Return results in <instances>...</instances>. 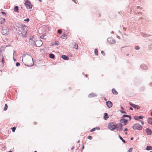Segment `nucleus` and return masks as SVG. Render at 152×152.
I'll list each match as a JSON object with an SVG mask.
<instances>
[{
	"mask_svg": "<svg viewBox=\"0 0 152 152\" xmlns=\"http://www.w3.org/2000/svg\"><path fill=\"white\" fill-rule=\"evenodd\" d=\"M20 28L21 30L20 31L21 34L23 36H24L26 35L27 31L26 26L25 25H22Z\"/></svg>",
	"mask_w": 152,
	"mask_h": 152,
	"instance_id": "obj_1",
	"label": "nucleus"
},
{
	"mask_svg": "<svg viewBox=\"0 0 152 152\" xmlns=\"http://www.w3.org/2000/svg\"><path fill=\"white\" fill-rule=\"evenodd\" d=\"M132 128L134 130H140L142 129V127L140 124H135L133 125Z\"/></svg>",
	"mask_w": 152,
	"mask_h": 152,
	"instance_id": "obj_2",
	"label": "nucleus"
},
{
	"mask_svg": "<svg viewBox=\"0 0 152 152\" xmlns=\"http://www.w3.org/2000/svg\"><path fill=\"white\" fill-rule=\"evenodd\" d=\"M1 33L4 35H8L10 34L9 29L7 28H3L1 31Z\"/></svg>",
	"mask_w": 152,
	"mask_h": 152,
	"instance_id": "obj_3",
	"label": "nucleus"
},
{
	"mask_svg": "<svg viewBox=\"0 0 152 152\" xmlns=\"http://www.w3.org/2000/svg\"><path fill=\"white\" fill-rule=\"evenodd\" d=\"M108 128L111 130H113L116 128V125H115L113 123H110L108 125Z\"/></svg>",
	"mask_w": 152,
	"mask_h": 152,
	"instance_id": "obj_4",
	"label": "nucleus"
},
{
	"mask_svg": "<svg viewBox=\"0 0 152 152\" xmlns=\"http://www.w3.org/2000/svg\"><path fill=\"white\" fill-rule=\"evenodd\" d=\"M124 125L121 123H118L116 125V128H117V130L119 132L121 131L123 129V126Z\"/></svg>",
	"mask_w": 152,
	"mask_h": 152,
	"instance_id": "obj_5",
	"label": "nucleus"
},
{
	"mask_svg": "<svg viewBox=\"0 0 152 152\" xmlns=\"http://www.w3.org/2000/svg\"><path fill=\"white\" fill-rule=\"evenodd\" d=\"M107 42L110 44H115L116 41L115 39L112 37H109L107 39Z\"/></svg>",
	"mask_w": 152,
	"mask_h": 152,
	"instance_id": "obj_6",
	"label": "nucleus"
},
{
	"mask_svg": "<svg viewBox=\"0 0 152 152\" xmlns=\"http://www.w3.org/2000/svg\"><path fill=\"white\" fill-rule=\"evenodd\" d=\"M25 5L28 9H31L32 8L31 5V3L28 0H26L25 2Z\"/></svg>",
	"mask_w": 152,
	"mask_h": 152,
	"instance_id": "obj_7",
	"label": "nucleus"
},
{
	"mask_svg": "<svg viewBox=\"0 0 152 152\" xmlns=\"http://www.w3.org/2000/svg\"><path fill=\"white\" fill-rule=\"evenodd\" d=\"M128 120L126 119L125 118H122L120 121V123H124L123 125L125 126L127 124V122L128 121Z\"/></svg>",
	"mask_w": 152,
	"mask_h": 152,
	"instance_id": "obj_8",
	"label": "nucleus"
},
{
	"mask_svg": "<svg viewBox=\"0 0 152 152\" xmlns=\"http://www.w3.org/2000/svg\"><path fill=\"white\" fill-rule=\"evenodd\" d=\"M140 68L144 70H147L148 69V66L145 64H142L140 66Z\"/></svg>",
	"mask_w": 152,
	"mask_h": 152,
	"instance_id": "obj_9",
	"label": "nucleus"
},
{
	"mask_svg": "<svg viewBox=\"0 0 152 152\" xmlns=\"http://www.w3.org/2000/svg\"><path fill=\"white\" fill-rule=\"evenodd\" d=\"M129 104L131 106L134 108H137V109H138L140 108V107L138 105L134 104L131 102H130Z\"/></svg>",
	"mask_w": 152,
	"mask_h": 152,
	"instance_id": "obj_10",
	"label": "nucleus"
},
{
	"mask_svg": "<svg viewBox=\"0 0 152 152\" xmlns=\"http://www.w3.org/2000/svg\"><path fill=\"white\" fill-rule=\"evenodd\" d=\"M106 104L108 108H111L113 105L112 103L110 101H108L106 102Z\"/></svg>",
	"mask_w": 152,
	"mask_h": 152,
	"instance_id": "obj_11",
	"label": "nucleus"
},
{
	"mask_svg": "<svg viewBox=\"0 0 152 152\" xmlns=\"http://www.w3.org/2000/svg\"><path fill=\"white\" fill-rule=\"evenodd\" d=\"M29 43L32 45H36V43L35 42V41L34 40L30 38L29 39Z\"/></svg>",
	"mask_w": 152,
	"mask_h": 152,
	"instance_id": "obj_12",
	"label": "nucleus"
},
{
	"mask_svg": "<svg viewBox=\"0 0 152 152\" xmlns=\"http://www.w3.org/2000/svg\"><path fill=\"white\" fill-rule=\"evenodd\" d=\"M146 132L148 135H150L152 134V131L151 129L149 128H146Z\"/></svg>",
	"mask_w": 152,
	"mask_h": 152,
	"instance_id": "obj_13",
	"label": "nucleus"
},
{
	"mask_svg": "<svg viewBox=\"0 0 152 152\" xmlns=\"http://www.w3.org/2000/svg\"><path fill=\"white\" fill-rule=\"evenodd\" d=\"M97 96V95L96 94L93 93H91L88 95V97L89 98H92L96 96Z\"/></svg>",
	"mask_w": 152,
	"mask_h": 152,
	"instance_id": "obj_14",
	"label": "nucleus"
},
{
	"mask_svg": "<svg viewBox=\"0 0 152 152\" xmlns=\"http://www.w3.org/2000/svg\"><path fill=\"white\" fill-rule=\"evenodd\" d=\"M28 56L27 57V58L29 60H30V61H31L33 62V64L31 65H27L28 66H31L33 65V58L31 56H30L29 55H28Z\"/></svg>",
	"mask_w": 152,
	"mask_h": 152,
	"instance_id": "obj_15",
	"label": "nucleus"
},
{
	"mask_svg": "<svg viewBox=\"0 0 152 152\" xmlns=\"http://www.w3.org/2000/svg\"><path fill=\"white\" fill-rule=\"evenodd\" d=\"M73 46L72 47L73 48H75L76 49H78V45L75 42L72 43Z\"/></svg>",
	"mask_w": 152,
	"mask_h": 152,
	"instance_id": "obj_16",
	"label": "nucleus"
},
{
	"mask_svg": "<svg viewBox=\"0 0 152 152\" xmlns=\"http://www.w3.org/2000/svg\"><path fill=\"white\" fill-rule=\"evenodd\" d=\"M61 57L63 59L65 60H67L69 59L68 57L65 55H62Z\"/></svg>",
	"mask_w": 152,
	"mask_h": 152,
	"instance_id": "obj_17",
	"label": "nucleus"
},
{
	"mask_svg": "<svg viewBox=\"0 0 152 152\" xmlns=\"http://www.w3.org/2000/svg\"><path fill=\"white\" fill-rule=\"evenodd\" d=\"M109 118L108 115L107 113H104V119L105 120H107Z\"/></svg>",
	"mask_w": 152,
	"mask_h": 152,
	"instance_id": "obj_18",
	"label": "nucleus"
},
{
	"mask_svg": "<svg viewBox=\"0 0 152 152\" xmlns=\"http://www.w3.org/2000/svg\"><path fill=\"white\" fill-rule=\"evenodd\" d=\"M148 122L150 124L152 125V118H149L148 119Z\"/></svg>",
	"mask_w": 152,
	"mask_h": 152,
	"instance_id": "obj_19",
	"label": "nucleus"
},
{
	"mask_svg": "<svg viewBox=\"0 0 152 152\" xmlns=\"http://www.w3.org/2000/svg\"><path fill=\"white\" fill-rule=\"evenodd\" d=\"M141 35L144 37H147L149 36V35L145 33H141Z\"/></svg>",
	"mask_w": 152,
	"mask_h": 152,
	"instance_id": "obj_20",
	"label": "nucleus"
},
{
	"mask_svg": "<svg viewBox=\"0 0 152 152\" xmlns=\"http://www.w3.org/2000/svg\"><path fill=\"white\" fill-rule=\"evenodd\" d=\"M112 93L115 95H117L118 94L117 92L115 90L114 88H113L112 90Z\"/></svg>",
	"mask_w": 152,
	"mask_h": 152,
	"instance_id": "obj_21",
	"label": "nucleus"
},
{
	"mask_svg": "<svg viewBox=\"0 0 152 152\" xmlns=\"http://www.w3.org/2000/svg\"><path fill=\"white\" fill-rule=\"evenodd\" d=\"M49 56L50 58H51L52 59L54 58L55 57V55L52 53L50 54Z\"/></svg>",
	"mask_w": 152,
	"mask_h": 152,
	"instance_id": "obj_22",
	"label": "nucleus"
},
{
	"mask_svg": "<svg viewBox=\"0 0 152 152\" xmlns=\"http://www.w3.org/2000/svg\"><path fill=\"white\" fill-rule=\"evenodd\" d=\"M146 149L147 150H152V147L151 146H147L146 147Z\"/></svg>",
	"mask_w": 152,
	"mask_h": 152,
	"instance_id": "obj_23",
	"label": "nucleus"
},
{
	"mask_svg": "<svg viewBox=\"0 0 152 152\" xmlns=\"http://www.w3.org/2000/svg\"><path fill=\"white\" fill-rule=\"evenodd\" d=\"M5 20L4 18H0V23L2 24L4 22Z\"/></svg>",
	"mask_w": 152,
	"mask_h": 152,
	"instance_id": "obj_24",
	"label": "nucleus"
},
{
	"mask_svg": "<svg viewBox=\"0 0 152 152\" xmlns=\"http://www.w3.org/2000/svg\"><path fill=\"white\" fill-rule=\"evenodd\" d=\"M119 137L120 138V139L122 140V141L124 143H126L125 141L123 139L122 137L120 135H119Z\"/></svg>",
	"mask_w": 152,
	"mask_h": 152,
	"instance_id": "obj_25",
	"label": "nucleus"
},
{
	"mask_svg": "<svg viewBox=\"0 0 152 152\" xmlns=\"http://www.w3.org/2000/svg\"><path fill=\"white\" fill-rule=\"evenodd\" d=\"M37 42H39V45H36V46H37V47H39L40 46H41L42 45V42L41 41L39 40V41H37Z\"/></svg>",
	"mask_w": 152,
	"mask_h": 152,
	"instance_id": "obj_26",
	"label": "nucleus"
},
{
	"mask_svg": "<svg viewBox=\"0 0 152 152\" xmlns=\"http://www.w3.org/2000/svg\"><path fill=\"white\" fill-rule=\"evenodd\" d=\"M18 7L17 6H16L14 7V10L15 12H18Z\"/></svg>",
	"mask_w": 152,
	"mask_h": 152,
	"instance_id": "obj_27",
	"label": "nucleus"
},
{
	"mask_svg": "<svg viewBox=\"0 0 152 152\" xmlns=\"http://www.w3.org/2000/svg\"><path fill=\"white\" fill-rule=\"evenodd\" d=\"M61 37L62 38L66 39L67 38L66 35L65 34H64Z\"/></svg>",
	"mask_w": 152,
	"mask_h": 152,
	"instance_id": "obj_28",
	"label": "nucleus"
},
{
	"mask_svg": "<svg viewBox=\"0 0 152 152\" xmlns=\"http://www.w3.org/2000/svg\"><path fill=\"white\" fill-rule=\"evenodd\" d=\"M94 53L96 55H98V51L97 49H95L94 50Z\"/></svg>",
	"mask_w": 152,
	"mask_h": 152,
	"instance_id": "obj_29",
	"label": "nucleus"
},
{
	"mask_svg": "<svg viewBox=\"0 0 152 152\" xmlns=\"http://www.w3.org/2000/svg\"><path fill=\"white\" fill-rule=\"evenodd\" d=\"M40 38L42 39H46V36L41 35L40 37Z\"/></svg>",
	"mask_w": 152,
	"mask_h": 152,
	"instance_id": "obj_30",
	"label": "nucleus"
},
{
	"mask_svg": "<svg viewBox=\"0 0 152 152\" xmlns=\"http://www.w3.org/2000/svg\"><path fill=\"white\" fill-rule=\"evenodd\" d=\"M129 115H123L121 117V118H124L125 117H128Z\"/></svg>",
	"mask_w": 152,
	"mask_h": 152,
	"instance_id": "obj_31",
	"label": "nucleus"
},
{
	"mask_svg": "<svg viewBox=\"0 0 152 152\" xmlns=\"http://www.w3.org/2000/svg\"><path fill=\"white\" fill-rule=\"evenodd\" d=\"M7 107H8V106H7V104H5V105L4 107V111L6 110H7Z\"/></svg>",
	"mask_w": 152,
	"mask_h": 152,
	"instance_id": "obj_32",
	"label": "nucleus"
},
{
	"mask_svg": "<svg viewBox=\"0 0 152 152\" xmlns=\"http://www.w3.org/2000/svg\"><path fill=\"white\" fill-rule=\"evenodd\" d=\"M16 128L15 127H13L12 128V130L13 132H14L15 131Z\"/></svg>",
	"mask_w": 152,
	"mask_h": 152,
	"instance_id": "obj_33",
	"label": "nucleus"
},
{
	"mask_svg": "<svg viewBox=\"0 0 152 152\" xmlns=\"http://www.w3.org/2000/svg\"><path fill=\"white\" fill-rule=\"evenodd\" d=\"M134 118L135 120H139L138 116H134Z\"/></svg>",
	"mask_w": 152,
	"mask_h": 152,
	"instance_id": "obj_34",
	"label": "nucleus"
},
{
	"mask_svg": "<svg viewBox=\"0 0 152 152\" xmlns=\"http://www.w3.org/2000/svg\"><path fill=\"white\" fill-rule=\"evenodd\" d=\"M57 32L59 34H61L62 33V31L61 29H58Z\"/></svg>",
	"mask_w": 152,
	"mask_h": 152,
	"instance_id": "obj_35",
	"label": "nucleus"
},
{
	"mask_svg": "<svg viewBox=\"0 0 152 152\" xmlns=\"http://www.w3.org/2000/svg\"><path fill=\"white\" fill-rule=\"evenodd\" d=\"M135 48L136 50H138L140 49V47L139 46H136L135 47Z\"/></svg>",
	"mask_w": 152,
	"mask_h": 152,
	"instance_id": "obj_36",
	"label": "nucleus"
},
{
	"mask_svg": "<svg viewBox=\"0 0 152 152\" xmlns=\"http://www.w3.org/2000/svg\"><path fill=\"white\" fill-rule=\"evenodd\" d=\"M120 112L122 113H125V114H126L127 113L125 111H123V110H120Z\"/></svg>",
	"mask_w": 152,
	"mask_h": 152,
	"instance_id": "obj_37",
	"label": "nucleus"
},
{
	"mask_svg": "<svg viewBox=\"0 0 152 152\" xmlns=\"http://www.w3.org/2000/svg\"><path fill=\"white\" fill-rule=\"evenodd\" d=\"M143 117L142 116H141V115H140V116H138V119H142V118H143Z\"/></svg>",
	"mask_w": 152,
	"mask_h": 152,
	"instance_id": "obj_38",
	"label": "nucleus"
},
{
	"mask_svg": "<svg viewBox=\"0 0 152 152\" xmlns=\"http://www.w3.org/2000/svg\"><path fill=\"white\" fill-rule=\"evenodd\" d=\"M132 148H130L128 150V152H132Z\"/></svg>",
	"mask_w": 152,
	"mask_h": 152,
	"instance_id": "obj_39",
	"label": "nucleus"
},
{
	"mask_svg": "<svg viewBox=\"0 0 152 152\" xmlns=\"http://www.w3.org/2000/svg\"><path fill=\"white\" fill-rule=\"evenodd\" d=\"M95 128H93L92 129H91V130L90 132H94V131H95Z\"/></svg>",
	"mask_w": 152,
	"mask_h": 152,
	"instance_id": "obj_40",
	"label": "nucleus"
},
{
	"mask_svg": "<svg viewBox=\"0 0 152 152\" xmlns=\"http://www.w3.org/2000/svg\"><path fill=\"white\" fill-rule=\"evenodd\" d=\"M151 46H152V44H151L149 46L148 48L149 50H152V48L151 47Z\"/></svg>",
	"mask_w": 152,
	"mask_h": 152,
	"instance_id": "obj_41",
	"label": "nucleus"
},
{
	"mask_svg": "<svg viewBox=\"0 0 152 152\" xmlns=\"http://www.w3.org/2000/svg\"><path fill=\"white\" fill-rule=\"evenodd\" d=\"M137 9H140L142 10V8L141 7H140L139 6H137Z\"/></svg>",
	"mask_w": 152,
	"mask_h": 152,
	"instance_id": "obj_42",
	"label": "nucleus"
},
{
	"mask_svg": "<svg viewBox=\"0 0 152 152\" xmlns=\"http://www.w3.org/2000/svg\"><path fill=\"white\" fill-rule=\"evenodd\" d=\"M20 63L19 62H17L16 64V66H20Z\"/></svg>",
	"mask_w": 152,
	"mask_h": 152,
	"instance_id": "obj_43",
	"label": "nucleus"
},
{
	"mask_svg": "<svg viewBox=\"0 0 152 152\" xmlns=\"http://www.w3.org/2000/svg\"><path fill=\"white\" fill-rule=\"evenodd\" d=\"M88 139L89 140H91L92 139V137L91 136H89L88 137Z\"/></svg>",
	"mask_w": 152,
	"mask_h": 152,
	"instance_id": "obj_44",
	"label": "nucleus"
},
{
	"mask_svg": "<svg viewBox=\"0 0 152 152\" xmlns=\"http://www.w3.org/2000/svg\"><path fill=\"white\" fill-rule=\"evenodd\" d=\"M55 45H59L58 42V41H56L55 43Z\"/></svg>",
	"mask_w": 152,
	"mask_h": 152,
	"instance_id": "obj_45",
	"label": "nucleus"
},
{
	"mask_svg": "<svg viewBox=\"0 0 152 152\" xmlns=\"http://www.w3.org/2000/svg\"><path fill=\"white\" fill-rule=\"evenodd\" d=\"M1 14L4 15H6V13L5 12H1Z\"/></svg>",
	"mask_w": 152,
	"mask_h": 152,
	"instance_id": "obj_46",
	"label": "nucleus"
},
{
	"mask_svg": "<svg viewBox=\"0 0 152 152\" xmlns=\"http://www.w3.org/2000/svg\"><path fill=\"white\" fill-rule=\"evenodd\" d=\"M25 21H26L27 22H28L29 21V18H27L26 19H25L24 20Z\"/></svg>",
	"mask_w": 152,
	"mask_h": 152,
	"instance_id": "obj_47",
	"label": "nucleus"
},
{
	"mask_svg": "<svg viewBox=\"0 0 152 152\" xmlns=\"http://www.w3.org/2000/svg\"><path fill=\"white\" fill-rule=\"evenodd\" d=\"M1 62L3 63H4V58H3L2 59V60H1Z\"/></svg>",
	"mask_w": 152,
	"mask_h": 152,
	"instance_id": "obj_48",
	"label": "nucleus"
},
{
	"mask_svg": "<svg viewBox=\"0 0 152 152\" xmlns=\"http://www.w3.org/2000/svg\"><path fill=\"white\" fill-rule=\"evenodd\" d=\"M101 53L102 54H103L104 55H105V53L103 51H102L101 52Z\"/></svg>",
	"mask_w": 152,
	"mask_h": 152,
	"instance_id": "obj_49",
	"label": "nucleus"
},
{
	"mask_svg": "<svg viewBox=\"0 0 152 152\" xmlns=\"http://www.w3.org/2000/svg\"><path fill=\"white\" fill-rule=\"evenodd\" d=\"M95 128V129H98V130H99L100 129V128L99 127H96Z\"/></svg>",
	"mask_w": 152,
	"mask_h": 152,
	"instance_id": "obj_50",
	"label": "nucleus"
},
{
	"mask_svg": "<svg viewBox=\"0 0 152 152\" xmlns=\"http://www.w3.org/2000/svg\"><path fill=\"white\" fill-rule=\"evenodd\" d=\"M129 118V120L130 121L131 119V117L130 115H129V116L128 117Z\"/></svg>",
	"mask_w": 152,
	"mask_h": 152,
	"instance_id": "obj_51",
	"label": "nucleus"
},
{
	"mask_svg": "<svg viewBox=\"0 0 152 152\" xmlns=\"http://www.w3.org/2000/svg\"><path fill=\"white\" fill-rule=\"evenodd\" d=\"M128 130V129L127 128H126L124 130V131H127Z\"/></svg>",
	"mask_w": 152,
	"mask_h": 152,
	"instance_id": "obj_52",
	"label": "nucleus"
},
{
	"mask_svg": "<svg viewBox=\"0 0 152 152\" xmlns=\"http://www.w3.org/2000/svg\"><path fill=\"white\" fill-rule=\"evenodd\" d=\"M26 56V55H25V54H23V55L22 56V57L23 58H24V57H25Z\"/></svg>",
	"mask_w": 152,
	"mask_h": 152,
	"instance_id": "obj_53",
	"label": "nucleus"
},
{
	"mask_svg": "<svg viewBox=\"0 0 152 152\" xmlns=\"http://www.w3.org/2000/svg\"><path fill=\"white\" fill-rule=\"evenodd\" d=\"M140 121L141 122V123L142 125H143L144 124V122L143 121Z\"/></svg>",
	"mask_w": 152,
	"mask_h": 152,
	"instance_id": "obj_54",
	"label": "nucleus"
},
{
	"mask_svg": "<svg viewBox=\"0 0 152 152\" xmlns=\"http://www.w3.org/2000/svg\"><path fill=\"white\" fill-rule=\"evenodd\" d=\"M149 85L151 86H152V82H150L149 84Z\"/></svg>",
	"mask_w": 152,
	"mask_h": 152,
	"instance_id": "obj_55",
	"label": "nucleus"
},
{
	"mask_svg": "<svg viewBox=\"0 0 152 152\" xmlns=\"http://www.w3.org/2000/svg\"><path fill=\"white\" fill-rule=\"evenodd\" d=\"M117 37L119 39H120V37L119 36H117Z\"/></svg>",
	"mask_w": 152,
	"mask_h": 152,
	"instance_id": "obj_56",
	"label": "nucleus"
},
{
	"mask_svg": "<svg viewBox=\"0 0 152 152\" xmlns=\"http://www.w3.org/2000/svg\"><path fill=\"white\" fill-rule=\"evenodd\" d=\"M121 108L122 110H124V108H123V107L122 106H121Z\"/></svg>",
	"mask_w": 152,
	"mask_h": 152,
	"instance_id": "obj_57",
	"label": "nucleus"
},
{
	"mask_svg": "<svg viewBox=\"0 0 152 152\" xmlns=\"http://www.w3.org/2000/svg\"><path fill=\"white\" fill-rule=\"evenodd\" d=\"M123 30L124 31H125L126 30V28H124V27H123Z\"/></svg>",
	"mask_w": 152,
	"mask_h": 152,
	"instance_id": "obj_58",
	"label": "nucleus"
},
{
	"mask_svg": "<svg viewBox=\"0 0 152 152\" xmlns=\"http://www.w3.org/2000/svg\"><path fill=\"white\" fill-rule=\"evenodd\" d=\"M129 109H130V110H132L133 109V108L132 107H130L129 108Z\"/></svg>",
	"mask_w": 152,
	"mask_h": 152,
	"instance_id": "obj_59",
	"label": "nucleus"
},
{
	"mask_svg": "<svg viewBox=\"0 0 152 152\" xmlns=\"http://www.w3.org/2000/svg\"><path fill=\"white\" fill-rule=\"evenodd\" d=\"M84 146L83 145H82V149H84Z\"/></svg>",
	"mask_w": 152,
	"mask_h": 152,
	"instance_id": "obj_60",
	"label": "nucleus"
},
{
	"mask_svg": "<svg viewBox=\"0 0 152 152\" xmlns=\"http://www.w3.org/2000/svg\"><path fill=\"white\" fill-rule=\"evenodd\" d=\"M133 139H134V138L133 137H131V139H130L131 140H133Z\"/></svg>",
	"mask_w": 152,
	"mask_h": 152,
	"instance_id": "obj_61",
	"label": "nucleus"
},
{
	"mask_svg": "<svg viewBox=\"0 0 152 152\" xmlns=\"http://www.w3.org/2000/svg\"><path fill=\"white\" fill-rule=\"evenodd\" d=\"M111 33L112 34H113L114 33V32L113 31H112L111 32Z\"/></svg>",
	"mask_w": 152,
	"mask_h": 152,
	"instance_id": "obj_62",
	"label": "nucleus"
},
{
	"mask_svg": "<svg viewBox=\"0 0 152 152\" xmlns=\"http://www.w3.org/2000/svg\"><path fill=\"white\" fill-rule=\"evenodd\" d=\"M74 147H72L71 149H72H72H74Z\"/></svg>",
	"mask_w": 152,
	"mask_h": 152,
	"instance_id": "obj_63",
	"label": "nucleus"
},
{
	"mask_svg": "<svg viewBox=\"0 0 152 152\" xmlns=\"http://www.w3.org/2000/svg\"><path fill=\"white\" fill-rule=\"evenodd\" d=\"M125 133L126 135L127 134V132H126Z\"/></svg>",
	"mask_w": 152,
	"mask_h": 152,
	"instance_id": "obj_64",
	"label": "nucleus"
}]
</instances>
